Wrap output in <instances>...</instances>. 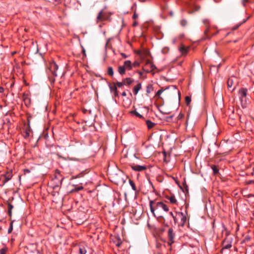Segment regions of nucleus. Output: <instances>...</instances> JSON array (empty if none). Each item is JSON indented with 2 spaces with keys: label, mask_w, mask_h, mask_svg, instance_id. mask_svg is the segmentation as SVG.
<instances>
[{
  "label": "nucleus",
  "mask_w": 254,
  "mask_h": 254,
  "mask_svg": "<svg viewBox=\"0 0 254 254\" xmlns=\"http://www.w3.org/2000/svg\"><path fill=\"white\" fill-rule=\"evenodd\" d=\"M208 20L207 19H205V20H203V23L204 24H206V23H208Z\"/></svg>",
  "instance_id": "obj_48"
},
{
  "label": "nucleus",
  "mask_w": 254,
  "mask_h": 254,
  "mask_svg": "<svg viewBox=\"0 0 254 254\" xmlns=\"http://www.w3.org/2000/svg\"><path fill=\"white\" fill-rule=\"evenodd\" d=\"M132 67H138L139 65V63L137 61H135L132 64Z\"/></svg>",
  "instance_id": "obj_32"
},
{
  "label": "nucleus",
  "mask_w": 254,
  "mask_h": 254,
  "mask_svg": "<svg viewBox=\"0 0 254 254\" xmlns=\"http://www.w3.org/2000/svg\"><path fill=\"white\" fill-rule=\"evenodd\" d=\"M122 56L124 58H126L127 57V56L126 55V54H125L124 53H122Z\"/></svg>",
  "instance_id": "obj_46"
},
{
  "label": "nucleus",
  "mask_w": 254,
  "mask_h": 254,
  "mask_svg": "<svg viewBox=\"0 0 254 254\" xmlns=\"http://www.w3.org/2000/svg\"><path fill=\"white\" fill-rule=\"evenodd\" d=\"M124 67L126 70H130L132 68V64L130 61L127 60L125 61L124 63Z\"/></svg>",
  "instance_id": "obj_10"
},
{
  "label": "nucleus",
  "mask_w": 254,
  "mask_h": 254,
  "mask_svg": "<svg viewBox=\"0 0 254 254\" xmlns=\"http://www.w3.org/2000/svg\"><path fill=\"white\" fill-rule=\"evenodd\" d=\"M177 215L181 219L182 224L184 225L187 220L186 216L182 212L177 213Z\"/></svg>",
  "instance_id": "obj_9"
},
{
  "label": "nucleus",
  "mask_w": 254,
  "mask_h": 254,
  "mask_svg": "<svg viewBox=\"0 0 254 254\" xmlns=\"http://www.w3.org/2000/svg\"><path fill=\"white\" fill-rule=\"evenodd\" d=\"M64 180V178H62L61 182Z\"/></svg>",
  "instance_id": "obj_59"
},
{
  "label": "nucleus",
  "mask_w": 254,
  "mask_h": 254,
  "mask_svg": "<svg viewBox=\"0 0 254 254\" xmlns=\"http://www.w3.org/2000/svg\"><path fill=\"white\" fill-rule=\"evenodd\" d=\"M236 79L235 77H231L227 80V85L229 88L232 87L234 83V80Z\"/></svg>",
  "instance_id": "obj_11"
},
{
  "label": "nucleus",
  "mask_w": 254,
  "mask_h": 254,
  "mask_svg": "<svg viewBox=\"0 0 254 254\" xmlns=\"http://www.w3.org/2000/svg\"><path fill=\"white\" fill-rule=\"evenodd\" d=\"M23 100L24 104L27 107H30L31 105V100L30 95L28 94H24L23 96Z\"/></svg>",
  "instance_id": "obj_6"
},
{
  "label": "nucleus",
  "mask_w": 254,
  "mask_h": 254,
  "mask_svg": "<svg viewBox=\"0 0 254 254\" xmlns=\"http://www.w3.org/2000/svg\"><path fill=\"white\" fill-rule=\"evenodd\" d=\"M178 95H179V98H180V92L179 91H178Z\"/></svg>",
  "instance_id": "obj_51"
},
{
  "label": "nucleus",
  "mask_w": 254,
  "mask_h": 254,
  "mask_svg": "<svg viewBox=\"0 0 254 254\" xmlns=\"http://www.w3.org/2000/svg\"><path fill=\"white\" fill-rule=\"evenodd\" d=\"M32 44H33V46H34V42H33V43H32Z\"/></svg>",
  "instance_id": "obj_58"
},
{
  "label": "nucleus",
  "mask_w": 254,
  "mask_h": 254,
  "mask_svg": "<svg viewBox=\"0 0 254 254\" xmlns=\"http://www.w3.org/2000/svg\"><path fill=\"white\" fill-rule=\"evenodd\" d=\"M181 51L183 53L187 52V49L185 47L182 48Z\"/></svg>",
  "instance_id": "obj_36"
},
{
  "label": "nucleus",
  "mask_w": 254,
  "mask_h": 254,
  "mask_svg": "<svg viewBox=\"0 0 254 254\" xmlns=\"http://www.w3.org/2000/svg\"><path fill=\"white\" fill-rule=\"evenodd\" d=\"M175 236V234L174 232L173 228H170L168 230V238L170 241L169 244L171 245L172 243L174 242V238Z\"/></svg>",
  "instance_id": "obj_5"
},
{
  "label": "nucleus",
  "mask_w": 254,
  "mask_h": 254,
  "mask_svg": "<svg viewBox=\"0 0 254 254\" xmlns=\"http://www.w3.org/2000/svg\"><path fill=\"white\" fill-rule=\"evenodd\" d=\"M130 113L132 115H135L136 117L140 119H142L143 118V116L141 115H140L139 113H138L136 110L131 111Z\"/></svg>",
  "instance_id": "obj_20"
},
{
  "label": "nucleus",
  "mask_w": 254,
  "mask_h": 254,
  "mask_svg": "<svg viewBox=\"0 0 254 254\" xmlns=\"http://www.w3.org/2000/svg\"><path fill=\"white\" fill-rule=\"evenodd\" d=\"M204 32H205V34H206L207 31L205 30Z\"/></svg>",
  "instance_id": "obj_57"
},
{
  "label": "nucleus",
  "mask_w": 254,
  "mask_h": 254,
  "mask_svg": "<svg viewBox=\"0 0 254 254\" xmlns=\"http://www.w3.org/2000/svg\"><path fill=\"white\" fill-rule=\"evenodd\" d=\"M86 250L84 246H80L79 247V254H86Z\"/></svg>",
  "instance_id": "obj_18"
},
{
  "label": "nucleus",
  "mask_w": 254,
  "mask_h": 254,
  "mask_svg": "<svg viewBox=\"0 0 254 254\" xmlns=\"http://www.w3.org/2000/svg\"><path fill=\"white\" fill-rule=\"evenodd\" d=\"M12 230H13V221L11 222L10 223L9 227L8 229L7 233L8 234H10V233H11Z\"/></svg>",
  "instance_id": "obj_27"
},
{
  "label": "nucleus",
  "mask_w": 254,
  "mask_h": 254,
  "mask_svg": "<svg viewBox=\"0 0 254 254\" xmlns=\"http://www.w3.org/2000/svg\"><path fill=\"white\" fill-rule=\"evenodd\" d=\"M141 88V84L140 83H138L133 88V93L134 95L137 94L138 91Z\"/></svg>",
  "instance_id": "obj_12"
},
{
  "label": "nucleus",
  "mask_w": 254,
  "mask_h": 254,
  "mask_svg": "<svg viewBox=\"0 0 254 254\" xmlns=\"http://www.w3.org/2000/svg\"><path fill=\"white\" fill-rule=\"evenodd\" d=\"M24 174L26 175V174H29L30 173V170L27 169H25L23 170Z\"/></svg>",
  "instance_id": "obj_34"
},
{
  "label": "nucleus",
  "mask_w": 254,
  "mask_h": 254,
  "mask_svg": "<svg viewBox=\"0 0 254 254\" xmlns=\"http://www.w3.org/2000/svg\"><path fill=\"white\" fill-rule=\"evenodd\" d=\"M150 64H151V67L152 69H154V68L155 67V66L151 63H150Z\"/></svg>",
  "instance_id": "obj_47"
},
{
  "label": "nucleus",
  "mask_w": 254,
  "mask_h": 254,
  "mask_svg": "<svg viewBox=\"0 0 254 254\" xmlns=\"http://www.w3.org/2000/svg\"><path fill=\"white\" fill-rule=\"evenodd\" d=\"M180 23L182 26H185L187 25V21L186 20L183 19L181 21Z\"/></svg>",
  "instance_id": "obj_31"
},
{
  "label": "nucleus",
  "mask_w": 254,
  "mask_h": 254,
  "mask_svg": "<svg viewBox=\"0 0 254 254\" xmlns=\"http://www.w3.org/2000/svg\"><path fill=\"white\" fill-rule=\"evenodd\" d=\"M185 101L188 105H189L191 102V98L189 96H186L185 97Z\"/></svg>",
  "instance_id": "obj_29"
},
{
  "label": "nucleus",
  "mask_w": 254,
  "mask_h": 254,
  "mask_svg": "<svg viewBox=\"0 0 254 254\" xmlns=\"http://www.w3.org/2000/svg\"><path fill=\"white\" fill-rule=\"evenodd\" d=\"M223 249H228L232 247L231 242H226V240H224L223 242Z\"/></svg>",
  "instance_id": "obj_15"
},
{
  "label": "nucleus",
  "mask_w": 254,
  "mask_h": 254,
  "mask_svg": "<svg viewBox=\"0 0 254 254\" xmlns=\"http://www.w3.org/2000/svg\"><path fill=\"white\" fill-rule=\"evenodd\" d=\"M170 214L172 216V217L174 219V221L175 223H176L177 222L176 216H175L172 212H170Z\"/></svg>",
  "instance_id": "obj_33"
},
{
  "label": "nucleus",
  "mask_w": 254,
  "mask_h": 254,
  "mask_svg": "<svg viewBox=\"0 0 254 254\" xmlns=\"http://www.w3.org/2000/svg\"><path fill=\"white\" fill-rule=\"evenodd\" d=\"M30 117H28L27 120H28V126H29V128L26 129L25 130V133L24 134V137L25 138L28 137L29 136V134H30Z\"/></svg>",
  "instance_id": "obj_13"
},
{
  "label": "nucleus",
  "mask_w": 254,
  "mask_h": 254,
  "mask_svg": "<svg viewBox=\"0 0 254 254\" xmlns=\"http://www.w3.org/2000/svg\"><path fill=\"white\" fill-rule=\"evenodd\" d=\"M8 214L9 215H11L12 209L13 208V206L10 203H8Z\"/></svg>",
  "instance_id": "obj_25"
},
{
  "label": "nucleus",
  "mask_w": 254,
  "mask_h": 254,
  "mask_svg": "<svg viewBox=\"0 0 254 254\" xmlns=\"http://www.w3.org/2000/svg\"><path fill=\"white\" fill-rule=\"evenodd\" d=\"M146 124L147 127L149 129L152 128L155 125V123L152 122L150 120H147L146 121Z\"/></svg>",
  "instance_id": "obj_19"
},
{
  "label": "nucleus",
  "mask_w": 254,
  "mask_h": 254,
  "mask_svg": "<svg viewBox=\"0 0 254 254\" xmlns=\"http://www.w3.org/2000/svg\"><path fill=\"white\" fill-rule=\"evenodd\" d=\"M137 17H138V14L135 12H134V13L132 16V18L135 19L137 18Z\"/></svg>",
  "instance_id": "obj_40"
},
{
  "label": "nucleus",
  "mask_w": 254,
  "mask_h": 254,
  "mask_svg": "<svg viewBox=\"0 0 254 254\" xmlns=\"http://www.w3.org/2000/svg\"><path fill=\"white\" fill-rule=\"evenodd\" d=\"M247 89L245 88H241L239 91V94L241 101H245L247 95Z\"/></svg>",
  "instance_id": "obj_7"
},
{
  "label": "nucleus",
  "mask_w": 254,
  "mask_h": 254,
  "mask_svg": "<svg viewBox=\"0 0 254 254\" xmlns=\"http://www.w3.org/2000/svg\"><path fill=\"white\" fill-rule=\"evenodd\" d=\"M253 172L252 173V174L254 175V166L253 167Z\"/></svg>",
  "instance_id": "obj_52"
},
{
  "label": "nucleus",
  "mask_w": 254,
  "mask_h": 254,
  "mask_svg": "<svg viewBox=\"0 0 254 254\" xmlns=\"http://www.w3.org/2000/svg\"><path fill=\"white\" fill-rule=\"evenodd\" d=\"M153 90V87L152 84H148L146 87V92L150 93Z\"/></svg>",
  "instance_id": "obj_22"
},
{
  "label": "nucleus",
  "mask_w": 254,
  "mask_h": 254,
  "mask_svg": "<svg viewBox=\"0 0 254 254\" xmlns=\"http://www.w3.org/2000/svg\"><path fill=\"white\" fill-rule=\"evenodd\" d=\"M83 189V188L82 187H78L75 188L74 190L75 191H79V190H82Z\"/></svg>",
  "instance_id": "obj_37"
},
{
  "label": "nucleus",
  "mask_w": 254,
  "mask_h": 254,
  "mask_svg": "<svg viewBox=\"0 0 254 254\" xmlns=\"http://www.w3.org/2000/svg\"><path fill=\"white\" fill-rule=\"evenodd\" d=\"M129 185H130V186L131 187L132 190L134 191H136V187H135V184L133 182V181H132L131 180L129 179Z\"/></svg>",
  "instance_id": "obj_24"
},
{
  "label": "nucleus",
  "mask_w": 254,
  "mask_h": 254,
  "mask_svg": "<svg viewBox=\"0 0 254 254\" xmlns=\"http://www.w3.org/2000/svg\"><path fill=\"white\" fill-rule=\"evenodd\" d=\"M61 0H55V1L57 2H59V1H60Z\"/></svg>",
  "instance_id": "obj_53"
},
{
  "label": "nucleus",
  "mask_w": 254,
  "mask_h": 254,
  "mask_svg": "<svg viewBox=\"0 0 254 254\" xmlns=\"http://www.w3.org/2000/svg\"><path fill=\"white\" fill-rule=\"evenodd\" d=\"M249 1V0H242V3L244 6H246V4Z\"/></svg>",
  "instance_id": "obj_35"
},
{
  "label": "nucleus",
  "mask_w": 254,
  "mask_h": 254,
  "mask_svg": "<svg viewBox=\"0 0 254 254\" xmlns=\"http://www.w3.org/2000/svg\"><path fill=\"white\" fill-rule=\"evenodd\" d=\"M3 90V89L2 87H0V92H2Z\"/></svg>",
  "instance_id": "obj_49"
},
{
  "label": "nucleus",
  "mask_w": 254,
  "mask_h": 254,
  "mask_svg": "<svg viewBox=\"0 0 254 254\" xmlns=\"http://www.w3.org/2000/svg\"><path fill=\"white\" fill-rule=\"evenodd\" d=\"M247 184L249 185L252 184H254V180H250L247 182Z\"/></svg>",
  "instance_id": "obj_41"
},
{
  "label": "nucleus",
  "mask_w": 254,
  "mask_h": 254,
  "mask_svg": "<svg viewBox=\"0 0 254 254\" xmlns=\"http://www.w3.org/2000/svg\"><path fill=\"white\" fill-rule=\"evenodd\" d=\"M58 69V65L55 62L50 63L48 69L47 70L48 73L50 72L54 76H57V71Z\"/></svg>",
  "instance_id": "obj_3"
},
{
  "label": "nucleus",
  "mask_w": 254,
  "mask_h": 254,
  "mask_svg": "<svg viewBox=\"0 0 254 254\" xmlns=\"http://www.w3.org/2000/svg\"><path fill=\"white\" fill-rule=\"evenodd\" d=\"M114 95L115 97H119V93H118V91L117 90L115 91H114Z\"/></svg>",
  "instance_id": "obj_39"
},
{
  "label": "nucleus",
  "mask_w": 254,
  "mask_h": 254,
  "mask_svg": "<svg viewBox=\"0 0 254 254\" xmlns=\"http://www.w3.org/2000/svg\"><path fill=\"white\" fill-rule=\"evenodd\" d=\"M149 206L150 211L154 216H155V209L157 210L159 208H162L166 212H168L169 211V207L168 206L161 201L155 202L154 200H150L149 202Z\"/></svg>",
  "instance_id": "obj_1"
},
{
  "label": "nucleus",
  "mask_w": 254,
  "mask_h": 254,
  "mask_svg": "<svg viewBox=\"0 0 254 254\" xmlns=\"http://www.w3.org/2000/svg\"><path fill=\"white\" fill-rule=\"evenodd\" d=\"M56 173L59 174L60 173V171L59 170H56Z\"/></svg>",
  "instance_id": "obj_55"
},
{
  "label": "nucleus",
  "mask_w": 254,
  "mask_h": 254,
  "mask_svg": "<svg viewBox=\"0 0 254 254\" xmlns=\"http://www.w3.org/2000/svg\"><path fill=\"white\" fill-rule=\"evenodd\" d=\"M130 166L133 170L136 172H141L147 169V167L145 165H139L134 163L130 164Z\"/></svg>",
  "instance_id": "obj_4"
},
{
  "label": "nucleus",
  "mask_w": 254,
  "mask_h": 254,
  "mask_svg": "<svg viewBox=\"0 0 254 254\" xmlns=\"http://www.w3.org/2000/svg\"><path fill=\"white\" fill-rule=\"evenodd\" d=\"M133 81L134 80L133 79H131L129 77L124 78L123 80V83L126 85H130L133 82Z\"/></svg>",
  "instance_id": "obj_14"
},
{
  "label": "nucleus",
  "mask_w": 254,
  "mask_h": 254,
  "mask_svg": "<svg viewBox=\"0 0 254 254\" xmlns=\"http://www.w3.org/2000/svg\"><path fill=\"white\" fill-rule=\"evenodd\" d=\"M211 168L213 171V173L214 175H216L219 174V169L218 167L215 165H212L211 166Z\"/></svg>",
  "instance_id": "obj_17"
},
{
  "label": "nucleus",
  "mask_w": 254,
  "mask_h": 254,
  "mask_svg": "<svg viewBox=\"0 0 254 254\" xmlns=\"http://www.w3.org/2000/svg\"><path fill=\"white\" fill-rule=\"evenodd\" d=\"M240 25V24L238 25L237 26H236V27H235L234 28V29H236L237 28H238L239 27V26Z\"/></svg>",
  "instance_id": "obj_50"
},
{
  "label": "nucleus",
  "mask_w": 254,
  "mask_h": 254,
  "mask_svg": "<svg viewBox=\"0 0 254 254\" xmlns=\"http://www.w3.org/2000/svg\"><path fill=\"white\" fill-rule=\"evenodd\" d=\"M12 177L11 172H7L4 176V179L2 181V184L0 186H3L7 182L9 181Z\"/></svg>",
  "instance_id": "obj_8"
},
{
  "label": "nucleus",
  "mask_w": 254,
  "mask_h": 254,
  "mask_svg": "<svg viewBox=\"0 0 254 254\" xmlns=\"http://www.w3.org/2000/svg\"><path fill=\"white\" fill-rule=\"evenodd\" d=\"M138 73H139L140 75H142V72H140V71H139V72H138Z\"/></svg>",
  "instance_id": "obj_54"
},
{
  "label": "nucleus",
  "mask_w": 254,
  "mask_h": 254,
  "mask_svg": "<svg viewBox=\"0 0 254 254\" xmlns=\"http://www.w3.org/2000/svg\"><path fill=\"white\" fill-rule=\"evenodd\" d=\"M126 69L123 65L118 67V72L121 75H123L126 73Z\"/></svg>",
  "instance_id": "obj_16"
},
{
  "label": "nucleus",
  "mask_w": 254,
  "mask_h": 254,
  "mask_svg": "<svg viewBox=\"0 0 254 254\" xmlns=\"http://www.w3.org/2000/svg\"><path fill=\"white\" fill-rule=\"evenodd\" d=\"M168 199L170 200V202L172 204H176L177 201L174 195H171L170 197L168 198Z\"/></svg>",
  "instance_id": "obj_21"
},
{
  "label": "nucleus",
  "mask_w": 254,
  "mask_h": 254,
  "mask_svg": "<svg viewBox=\"0 0 254 254\" xmlns=\"http://www.w3.org/2000/svg\"><path fill=\"white\" fill-rule=\"evenodd\" d=\"M114 84L115 85V86H117V88L118 87L121 88L124 85L123 81L122 82H117L116 83H114Z\"/></svg>",
  "instance_id": "obj_26"
},
{
  "label": "nucleus",
  "mask_w": 254,
  "mask_h": 254,
  "mask_svg": "<svg viewBox=\"0 0 254 254\" xmlns=\"http://www.w3.org/2000/svg\"><path fill=\"white\" fill-rule=\"evenodd\" d=\"M137 24H138V23L136 21H134L132 24V26L133 27H135L137 25Z\"/></svg>",
  "instance_id": "obj_42"
},
{
  "label": "nucleus",
  "mask_w": 254,
  "mask_h": 254,
  "mask_svg": "<svg viewBox=\"0 0 254 254\" xmlns=\"http://www.w3.org/2000/svg\"><path fill=\"white\" fill-rule=\"evenodd\" d=\"M0 254H5L6 250L4 249H1L0 250Z\"/></svg>",
  "instance_id": "obj_38"
},
{
  "label": "nucleus",
  "mask_w": 254,
  "mask_h": 254,
  "mask_svg": "<svg viewBox=\"0 0 254 254\" xmlns=\"http://www.w3.org/2000/svg\"><path fill=\"white\" fill-rule=\"evenodd\" d=\"M82 53L83 54V55L85 56H86V54H85V50L84 49V48H82Z\"/></svg>",
  "instance_id": "obj_43"
},
{
  "label": "nucleus",
  "mask_w": 254,
  "mask_h": 254,
  "mask_svg": "<svg viewBox=\"0 0 254 254\" xmlns=\"http://www.w3.org/2000/svg\"><path fill=\"white\" fill-rule=\"evenodd\" d=\"M107 73L110 76H113L114 75V70L112 67H108Z\"/></svg>",
  "instance_id": "obj_23"
},
{
  "label": "nucleus",
  "mask_w": 254,
  "mask_h": 254,
  "mask_svg": "<svg viewBox=\"0 0 254 254\" xmlns=\"http://www.w3.org/2000/svg\"><path fill=\"white\" fill-rule=\"evenodd\" d=\"M164 91V90L160 89L156 93L155 96L160 97V95L162 93V92Z\"/></svg>",
  "instance_id": "obj_30"
},
{
  "label": "nucleus",
  "mask_w": 254,
  "mask_h": 254,
  "mask_svg": "<svg viewBox=\"0 0 254 254\" xmlns=\"http://www.w3.org/2000/svg\"><path fill=\"white\" fill-rule=\"evenodd\" d=\"M122 95L123 96H127V94H126V92L125 91H124L122 93Z\"/></svg>",
  "instance_id": "obj_44"
},
{
  "label": "nucleus",
  "mask_w": 254,
  "mask_h": 254,
  "mask_svg": "<svg viewBox=\"0 0 254 254\" xmlns=\"http://www.w3.org/2000/svg\"><path fill=\"white\" fill-rule=\"evenodd\" d=\"M117 246H120V244H118L117 245Z\"/></svg>",
  "instance_id": "obj_56"
},
{
  "label": "nucleus",
  "mask_w": 254,
  "mask_h": 254,
  "mask_svg": "<svg viewBox=\"0 0 254 254\" xmlns=\"http://www.w3.org/2000/svg\"><path fill=\"white\" fill-rule=\"evenodd\" d=\"M36 52L35 54H37V52H38V51H39V49H38V45H37V44H36Z\"/></svg>",
  "instance_id": "obj_45"
},
{
  "label": "nucleus",
  "mask_w": 254,
  "mask_h": 254,
  "mask_svg": "<svg viewBox=\"0 0 254 254\" xmlns=\"http://www.w3.org/2000/svg\"><path fill=\"white\" fill-rule=\"evenodd\" d=\"M112 14L111 12L104 11L103 9L101 10L98 14L96 18V22L98 23L100 21L109 20Z\"/></svg>",
  "instance_id": "obj_2"
},
{
  "label": "nucleus",
  "mask_w": 254,
  "mask_h": 254,
  "mask_svg": "<svg viewBox=\"0 0 254 254\" xmlns=\"http://www.w3.org/2000/svg\"><path fill=\"white\" fill-rule=\"evenodd\" d=\"M109 88L110 89L111 92H114L117 90V86H115L114 84V86L109 85Z\"/></svg>",
  "instance_id": "obj_28"
}]
</instances>
